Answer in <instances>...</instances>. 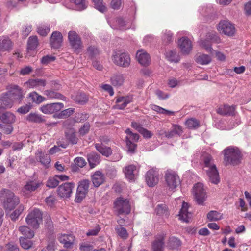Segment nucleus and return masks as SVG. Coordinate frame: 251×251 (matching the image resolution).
<instances>
[{
    "label": "nucleus",
    "instance_id": "f257e3e1",
    "mask_svg": "<svg viewBox=\"0 0 251 251\" xmlns=\"http://www.w3.org/2000/svg\"><path fill=\"white\" fill-rule=\"evenodd\" d=\"M202 160L203 170L208 177L209 181L213 184H218L220 181V177L212 157L210 154H206L203 156Z\"/></svg>",
    "mask_w": 251,
    "mask_h": 251
},
{
    "label": "nucleus",
    "instance_id": "f03ea898",
    "mask_svg": "<svg viewBox=\"0 0 251 251\" xmlns=\"http://www.w3.org/2000/svg\"><path fill=\"white\" fill-rule=\"evenodd\" d=\"M0 202L6 210L11 211L19 203L20 201L11 191L3 189L0 191Z\"/></svg>",
    "mask_w": 251,
    "mask_h": 251
},
{
    "label": "nucleus",
    "instance_id": "7ed1b4c3",
    "mask_svg": "<svg viewBox=\"0 0 251 251\" xmlns=\"http://www.w3.org/2000/svg\"><path fill=\"white\" fill-rule=\"evenodd\" d=\"M224 161L226 165H236L241 162V153L237 148L229 147L224 150Z\"/></svg>",
    "mask_w": 251,
    "mask_h": 251
},
{
    "label": "nucleus",
    "instance_id": "20e7f679",
    "mask_svg": "<svg viewBox=\"0 0 251 251\" xmlns=\"http://www.w3.org/2000/svg\"><path fill=\"white\" fill-rule=\"evenodd\" d=\"M165 183L168 190L175 191L181 183L179 176L174 171L168 170L164 175Z\"/></svg>",
    "mask_w": 251,
    "mask_h": 251
},
{
    "label": "nucleus",
    "instance_id": "39448f33",
    "mask_svg": "<svg viewBox=\"0 0 251 251\" xmlns=\"http://www.w3.org/2000/svg\"><path fill=\"white\" fill-rule=\"evenodd\" d=\"M111 59L115 65L120 67H128L130 64L129 55L120 50L114 51L113 52Z\"/></svg>",
    "mask_w": 251,
    "mask_h": 251
},
{
    "label": "nucleus",
    "instance_id": "423d86ee",
    "mask_svg": "<svg viewBox=\"0 0 251 251\" xmlns=\"http://www.w3.org/2000/svg\"><path fill=\"white\" fill-rule=\"evenodd\" d=\"M42 217L43 214L39 209H34L27 215L25 221L28 225L37 229L42 223Z\"/></svg>",
    "mask_w": 251,
    "mask_h": 251
},
{
    "label": "nucleus",
    "instance_id": "0eeeda50",
    "mask_svg": "<svg viewBox=\"0 0 251 251\" xmlns=\"http://www.w3.org/2000/svg\"><path fill=\"white\" fill-rule=\"evenodd\" d=\"M115 208L117 214H128L131 210L129 201L127 199L119 198L114 202Z\"/></svg>",
    "mask_w": 251,
    "mask_h": 251
},
{
    "label": "nucleus",
    "instance_id": "6e6552de",
    "mask_svg": "<svg viewBox=\"0 0 251 251\" xmlns=\"http://www.w3.org/2000/svg\"><path fill=\"white\" fill-rule=\"evenodd\" d=\"M68 39L72 48L75 51L79 53L83 48V44L80 36L74 31H70L68 33Z\"/></svg>",
    "mask_w": 251,
    "mask_h": 251
},
{
    "label": "nucleus",
    "instance_id": "1a4fd4ad",
    "mask_svg": "<svg viewBox=\"0 0 251 251\" xmlns=\"http://www.w3.org/2000/svg\"><path fill=\"white\" fill-rule=\"evenodd\" d=\"M193 193L197 203L202 205L206 198V194L203 185L201 183L196 184L193 187Z\"/></svg>",
    "mask_w": 251,
    "mask_h": 251
},
{
    "label": "nucleus",
    "instance_id": "9d476101",
    "mask_svg": "<svg viewBox=\"0 0 251 251\" xmlns=\"http://www.w3.org/2000/svg\"><path fill=\"white\" fill-rule=\"evenodd\" d=\"M217 29L220 32L228 36H233L235 33L234 26L228 21H220L218 25Z\"/></svg>",
    "mask_w": 251,
    "mask_h": 251
},
{
    "label": "nucleus",
    "instance_id": "9b49d317",
    "mask_svg": "<svg viewBox=\"0 0 251 251\" xmlns=\"http://www.w3.org/2000/svg\"><path fill=\"white\" fill-rule=\"evenodd\" d=\"M63 107L64 104L62 103L56 102L43 105L40 108V110L45 114H52L60 111Z\"/></svg>",
    "mask_w": 251,
    "mask_h": 251
},
{
    "label": "nucleus",
    "instance_id": "f8f14e48",
    "mask_svg": "<svg viewBox=\"0 0 251 251\" xmlns=\"http://www.w3.org/2000/svg\"><path fill=\"white\" fill-rule=\"evenodd\" d=\"M159 173L156 168L149 170L146 173L145 179L149 187H153L159 181Z\"/></svg>",
    "mask_w": 251,
    "mask_h": 251
},
{
    "label": "nucleus",
    "instance_id": "ddd939ff",
    "mask_svg": "<svg viewBox=\"0 0 251 251\" xmlns=\"http://www.w3.org/2000/svg\"><path fill=\"white\" fill-rule=\"evenodd\" d=\"M74 187L75 184L73 183H64L58 187L57 194L61 198H69L70 197Z\"/></svg>",
    "mask_w": 251,
    "mask_h": 251
},
{
    "label": "nucleus",
    "instance_id": "4468645a",
    "mask_svg": "<svg viewBox=\"0 0 251 251\" xmlns=\"http://www.w3.org/2000/svg\"><path fill=\"white\" fill-rule=\"evenodd\" d=\"M46 84V80L41 78L31 79L25 83L27 87L30 88H35L38 90H43Z\"/></svg>",
    "mask_w": 251,
    "mask_h": 251
},
{
    "label": "nucleus",
    "instance_id": "2eb2a0df",
    "mask_svg": "<svg viewBox=\"0 0 251 251\" xmlns=\"http://www.w3.org/2000/svg\"><path fill=\"white\" fill-rule=\"evenodd\" d=\"M178 46L183 54H189L192 49V42L186 37H183L179 40Z\"/></svg>",
    "mask_w": 251,
    "mask_h": 251
},
{
    "label": "nucleus",
    "instance_id": "dca6fc26",
    "mask_svg": "<svg viewBox=\"0 0 251 251\" xmlns=\"http://www.w3.org/2000/svg\"><path fill=\"white\" fill-rule=\"evenodd\" d=\"M236 106L227 104L221 105L216 110L218 114L222 116H233L235 114Z\"/></svg>",
    "mask_w": 251,
    "mask_h": 251
},
{
    "label": "nucleus",
    "instance_id": "f3484780",
    "mask_svg": "<svg viewBox=\"0 0 251 251\" xmlns=\"http://www.w3.org/2000/svg\"><path fill=\"white\" fill-rule=\"evenodd\" d=\"M62 43V36L60 32L54 31L52 33L50 39V44L52 48L58 49Z\"/></svg>",
    "mask_w": 251,
    "mask_h": 251
},
{
    "label": "nucleus",
    "instance_id": "a211bd4d",
    "mask_svg": "<svg viewBox=\"0 0 251 251\" xmlns=\"http://www.w3.org/2000/svg\"><path fill=\"white\" fill-rule=\"evenodd\" d=\"M8 95L11 99L16 100H20L24 97L22 89L17 85L11 87Z\"/></svg>",
    "mask_w": 251,
    "mask_h": 251
},
{
    "label": "nucleus",
    "instance_id": "6ab92c4d",
    "mask_svg": "<svg viewBox=\"0 0 251 251\" xmlns=\"http://www.w3.org/2000/svg\"><path fill=\"white\" fill-rule=\"evenodd\" d=\"M137 171V168L135 165H129L124 169L125 176L129 181L134 180Z\"/></svg>",
    "mask_w": 251,
    "mask_h": 251
},
{
    "label": "nucleus",
    "instance_id": "aec40b11",
    "mask_svg": "<svg viewBox=\"0 0 251 251\" xmlns=\"http://www.w3.org/2000/svg\"><path fill=\"white\" fill-rule=\"evenodd\" d=\"M40 186V183L35 181H29L22 188V191L24 195L30 194L34 191Z\"/></svg>",
    "mask_w": 251,
    "mask_h": 251
},
{
    "label": "nucleus",
    "instance_id": "412c9836",
    "mask_svg": "<svg viewBox=\"0 0 251 251\" xmlns=\"http://www.w3.org/2000/svg\"><path fill=\"white\" fill-rule=\"evenodd\" d=\"M136 57L141 65L147 66L150 63L149 54L143 50H139L136 53Z\"/></svg>",
    "mask_w": 251,
    "mask_h": 251
},
{
    "label": "nucleus",
    "instance_id": "4be33fe9",
    "mask_svg": "<svg viewBox=\"0 0 251 251\" xmlns=\"http://www.w3.org/2000/svg\"><path fill=\"white\" fill-rule=\"evenodd\" d=\"M58 239L59 242L64 244L66 248H69L73 244L75 237L71 234H61L58 235Z\"/></svg>",
    "mask_w": 251,
    "mask_h": 251
},
{
    "label": "nucleus",
    "instance_id": "5701e85b",
    "mask_svg": "<svg viewBox=\"0 0 251 251\" xmlns=\"http://www.w3.org/2000/svg\"><path fill=\"white\" fill-rule=\"evenodd\" d=\"M37 160L39 161L46 167H48V165L50 162V158L49 154L43 152L42 150L38 149L35 154Z\"/></svg>",
    "mask_w": 251,
    "mask_h": 251
},
{
    "label": "nucleus",
    "instance_id": "b1692460",
    "mask_svg": "<svg viewBox=\"0 0 251 251\" xmlns=\"http://www.w3.org/2000/svg\"><path fill=\"white\" fill-rule=\"evenodd\" d=\"M113 29L124 30L127 29V22L122 17H117L113 20L112 23L110 25Z\"/></svg>",
    "mask_w": 251,
    "mask_h": 251
},
{
    "label": "nucleus",
    "instance_id": "393cba45",
    "mask_svg": "<svg viewBox=\"0 0 251 251\" xmlns=\"http://www.w3.org/2000/svg\"><path fill=\"white\" fill-rule=\"evenodd\" d=\"M183 131L181 126L178 125H173L172 129L167 132H165V136L168 138L173 137L175 135H181Z\"/></svg>",
    "mask_w": 251,
    "mask_h": 251
},
{
    "label": "nucleus",
    "instance_id": "a878e982",
    "mask_svg": "<svg viewBox=\"0 0 251 251\" xmlns=\"http://www.w3.org/2000/svg\"><path fill=\"white\" fill-rule=\"evenodd\" d=\"M188 204L185 202H183L178 215L179 216V219L185 222H188L189 219L191 218V214L188 212Z\"/></svg>",
    "mask_w": 251,
    "mask_h": 251
},
{
    "label": "nucleus",
    "instance_id": "bb28decb",
    "mask_svg": "<svg viewBox=\"0 0 251 251\" xmlns=\"http://www.w3.org/2000/svg\"><path fill=\"white\" fill-rule=\"evenodd\" d=\"M130 102L131 100L129 97H119L116 100V104L113 107L118 109H124Z\"/></svg>",
    "mask_w": 251,
    "mask_h": 251
},
{
    "label": "nucleus",
    "instance_id": "cd10ccee",
    "mask_svg": "<svg viewBox=\"0 0 251 251\" xmlns=\"http://www.w3.org/2000/svg\"><path fill=\"white\" fill-rule=\"evenodd\" d=\"M92 181L94 185L98 187L103 183L104 181V175L101 172L96 171L92 176Z\"/></svg>",
    "mask_w": 251,
    "mask_h": 251
},
{
    "label": "nucleus",
    "instance_id": "c85d7f7f",
    "mask_svg": "<svg viewBox=\"0 0 251 251\" xmlns=\"http://www.w3.org/2000/svg\"><path fill=\"white\" fill-rule=\"evenodd\" d=\"M72 98L75 101L81 105L86 103L88 100L87 96L81 92H78L72 95Z\"/></svg>",
    "mask_w": 251,
    "mask_h": 251
},
{
    "label": "nucleus",
    "instance_id": "c756f323",
    "mask_svg": "<svg viewBox=\"0 0 251 251\" xmlns=\"http://www.w3.org/2000/svg\"><path fill=\"white\" fill-rule=\"evenodd\" d=\"M95 147L103 156L108 157L112 154L111 149L109 147L104 146L102 144L96 143L95 144Z\"/></svg>",
    "mask_w": 251,
    "mask_h": 251
},
{
    "label": "nucleus",
    "instance_id": "7c9ffc66",
    "mask_svg": "<svg viewBox=\"0 0 251 251\" xmlns=\"http://www.w3.org/2000/svg\"><path fill=\"white\" fill-rule=\"evenodd\" d=\"M12 48V42L8 37H4L0 39V51H9Z\"/></svg>",
    "mask_w": 251,
    "mask_h": 251
},
{
    "label": "nucleus",
    "instance_id": "2f4dec72",
    "mask_svg": "<svg viewBox=\"0 0 251 251\" xmlns=\"http://www.w3.org/2000/svg\"><path fill=\"white\" fill-rule=\"evenodd\" d=\"M43 94L47 97L48 99H60L63 100L64 97L60 93L52 89L46 90L43 92Z\"/></svg>",
    "mask_w": 251,
    "mask_h": 251
},
{
    "label": "nucleus",
    "instance_id": "473e14b6",
    "mask_svg": "<svg viewBox=\"0 0 251 251\" xmlns=\"http://www.w3.org/2000/svg\"><path fill=\"white\" fill-rule=\"evenodd\" d=\"M26 119L28 122L31 123H41L45 121L41 115L36 113H30L26 116Z\"/></svg>",
    "mask_w": 251,
    "mask_h": 251
},
{
    "label": "nucleus",
    "instance_id": "72a5a7b5",
    "mask_svg": "<svg viewBox=\"0 0 251 251\" xmlns=\"http://www.w3.org/2000/svg\"><path fill=\"white\" fill-rule=\"evenodd\" d=\"M87 159L91 168H94L100 161V156L95 152H92L87 156Z\"/></svg>",
    "mask_w": 251,
    "mask_h": 251
},
{
    "label": "nucleus",
    "instance_id": "f704fd0d",
    "mask_svg": "<svg viewBox=\"0 0 251 251\" xmlns=\"http://www.w3.org/2000/svg\"><path fill=\"white\" fill-rule=\"evenodd\" d=\"M0 119L4 123L12 124L15 122L16 117L13 113L6 112L0 116Z\"/></svg>",
    "mask_w": 251,
    "mask_h": 251
},
{
    "label": "nucleus",
    "instance_id": "c9c22d12",
    "mask_svg": "<svg viewBox=\"0 0 251 251\" xmlns=\"http://www.w3.org/2000/svg\"><path fill=\"white\" fill-rule=\"evenodd\" d=\"M125 80V77L123 74H116L111 77V84L114 86L122 85Z\"/></svg>",
    "mask_w": 251,
    "mask_h": 251
},
{
    "label": "nucleus",
    "instance_id": "e433bc0d",
    "mask_svg": "<svg viewBox=\"0 0 251 251\" xmlns=\"http://www.w3.org/2000/svg\"><path fill=\"white\" fill-rule=\"evenodd\" d=\"M163 240L164 238L162 236L155 239L152 245V248L153 251H163Z\"/></svg>",
    "mask_w": 251,
    "mask_h": 251
},
{
    "label": "nucleus",
    "instance_id": "4c0bfd02",
    "mask_svg": "<svg viewBox=\"0 0 251 251\" xmlns=\"http://www.w3.org/2000/svg\"><path fill=\"white\" fill-rule=\"evenodd\" d=\"M19 231L21 233L27 238H32L34 236V232L27 226H24L19 227Z\"/></svg>",
    "mask_w": 251,
    "mask_h": 251
},
{
    "label": "nucleus",
    "instance_id": "58836bf2",
    "mask_svg": "<svg viewBox=\"0 0 251 251\" xmlns=\"http://www.w3.org/2000/svg\"><path fill=\"white\" fill-rule=\"evenodd\" d=\"M29 98L31 99L32 101L37 104L46 101V98L44 97L39 95L36 92H32L29 94Z\"/></svg>",
    "mask_w": 251,
    "mask_h": 251
},
{
    "label": "nucleus",
    "instance_id": "ea45409f",
    "mask_svg": "<svg viewBox=\"0 0 251 251\" xmlns=\"http://www.w3.org/2000/svg\"><path fill=\"white\" fill-rule=\"evenodd\" d=\"M5 97H3L1 99H0V109H5L10 108L12 106V102L11 100L9 99L8 94L5 95Z\"/></svg>",
    "mask_w": 251,
    "mask_h": 251
},
{
    "label": "nucleus",
    "instance_id": "a19ab883",
    "mask_svg": "<svg viewBox=\"0 0 251 251\" xmlns=\"http://www.w3.org/2000/svg\"><path fill=\"white\" fill-rule=\"evenodd\" d=\"M211 61V57L206 54L198 55L196 57V61L201 65H207Z\"/></svg>",
    "mask_w": 251,
    "mask_h": 251
},
{
    "label": "nucleus",
    "instance_id": "79ce46f5",
    "mask_svg": "<svg viewBox=\"0 0 251 251\" xmlns=\"http://www.w3.org/2000/svg\"><path fill=\"white\" fill-rule=\"evenodd\" d=\"M162 40L165 45L172 43L173 41V33L170 30H166L163 31Z\"/></svg>",
    "mask_w": 251,
    "mask_h": 251
},
{
    "label": "nucleus",
    "instance_id": "37998d69",
    "mask_svg": "<svg viewBox=\"0 0 251 251\" xmlns=\"http://www.w3.org/2000/svg\"><path fill=\"white\" fill-rule=\"evenodd\" d=\"M38 45V40L37 36H30L28 40L27 49L28 50H34L36 49Z\"/></svg>",
    "mask_w": 251,
    "mask_h": 251
},
{
    "label": "nucleus",
    "instance_id": "c03bdc74",
    "mask_svg": "<svg viewBox=\"0 0 251 251\" xmlns=\"http://www.w3.org/2000/svg\"><path fill=\"white\" fill-rule=\"evenodd\" d=\"M66 137L67 139L72 144H76L77 143L78 138L76 137L74 129H71L66 132Z\"/></svg>",
    "mask_w": 251,
    "mask_h": 251
},
{
    "label": "nucleus",
    "instance_id": "a18cd8bd",
    "mask_svg": "<svg viewBox=\"0 0 251 251\" xmlns=\"http://www.w3.org/2000/svg\"><path fill=\"white\" fill-rule=\"evenodd\" d=\"M95 8L101 13L107 11V7L103 3L102 0H92Z\"/></svg>",
    "mask_w": 251,
    "mask_h": 251
},
{
    "label": "nucleus",
    "instance_id": "49530a36",
    "mask_svg": "<svg viewBox=\"0 0 251 251\" xmlns=\"http://www.w3.org/2000/svg\"><path fill=\"white\" fill-rule=\"evenodd\" d=\"M125 132L127 134L125 140L126 142L129 141H133V142H137L139 138V135L137 133H133L130 129H127Z\"/></svg>",
    "mask_w": 251,
    "mask_h": 251
},
{
    "label": "nucleus",
    "instance_id": "de8ad7c7",
    "mask_svg": "<svg viewBox=\"0 0 251 251\" xmlns=\"http://www.w3.org/2000/svg\"><path fill=\"white\" fill-rule=\"evenodd\" d=\"M208 219L210 221H216L222 219V215L216 211H211L207 215Z\"/></svg>",
    "mask_w": 251,
    "mask_h": 251
},
{
    "label": "nucleus",
    "instance_id": "09e8293b",
    "mask_svg": "<svg viewBox=\"0 0 251 251\" xmlns=\"http://www.w3.org/2000/svg\"><path fill=\"white\" fill-rule=\"evenodd\" d=\"M157 214L167 217L169 215L167 207L165 204H159L155 209Z\"/></svg>",
    "mask_w": 251,
    "mask_h": 251
},
{
    "label": "nucleus",
    "instance_id": "8fccbe9b",
    "mask_svg": "<svg viewBox=\"0 0 251 251\" xmlns=\"http://www.w3.org/2000/svg\"><path fill=\"white\" fill-rule=\"evenodd\" d=\"M167 59L171 62H178L179 57L175 51L170 50L166 54Z\"/></svg>",
    "mask_w": 251,
    "mask_h": 251
},
{
    "label": "nucleus",
    "instance_id": "3c124183",
    "mask_svg": "<svg viewBox=\"0 0 251 251\" xmlns=\"http://www.w3.org/2000/svg\"><path fill=\"white\" fill-rule=\"evenodd\" d=\"M185 125L187 127L190 129H195L198 128L200 126V123L199 121L195 118H191L188 119L185 122Z\"/></svg>",
    "mask_w": 251,
    "mask_h": 251
},
{
    "label": "nucleus",
    "instance_id": "603ef678",
    "mask_svg": "<svg viewBox=\"0 0 251 251\" xmlns=\"http://www.w3.org/2000/svg\"><path fill=\"white\" fill-rule=\"evenodd\" d=\"M87 192L85 190L79 189V188L77 187L76 197L75 198V201L77 203H80L85 197Z\"/></svg>",
    "mask_w": 251,
    "mask_h": 251
},
{
    "label": "nucleus",
    "instance_id": "864d4df0",
    "mask_svg": "<svg viewBox=\"0 0 251 251\" xmlns=\"http://www.w3.org/2000/svg\"><path fill=\"white\" fill-rule=\"evenodd\" d=\"M26 237H20V242L22 247L25 249H28L32 246L31 241Z\"/></svg>",
    "mask_w": 251,
    "mask_h": 251
},
{
    "label": "nucleus",
    "instance_id": "5fc2aeb1",
    "mask_svg": "<svg viewBox=\"0 0 251 251\" xmlns=\"http://www.w3.org/2000/svg\"><path fill=\"white\" fill-rule=\"evenodd\" d=\"M181 245L180 240L175 237H172L169 239V245L173 249H177Z\"/></svg>",
    "mask_w": 251,
    "mask_h": 251
},
{
    "label": "nucleus",
    "instance_id": "6e6d98bb",
    "mask_svg": "<svg viewBox=\"0 0 251 251\" xmlns=\"http://www.w3.org/2000/svg\"><path fill=\"white\" fill-rule=\"evenodd\" d=\"M50 28L47 25L43 24L39 25L37 27V32L38 34L43 36L47 35L48 33L50 31Z\"/></svg>",
    "mask_w": 251,
    "mask_h": 251
},
{
    "label": "nucleus",
    "instance_id": "4d7b16f0",
    "mask_svg": "<svg viewBox=\"0 0 251 251\" xmlns=\"http://www.w3.org/2000/svg\"><path fill=\"white\" fill-rule=\"evenodd\" d=\"M59 184V181L56 177L55 176L53 177H50L46 183V186L49 188H55Z\"/></svg>",
    "mask_w": 251,
    "mask_h": 251
},
{
    "label": "nucleus",
    "instance_id": "13d9d810",
    "mask_svg": "<svg viewBox=\"0 0 251 251\" xmlns=\"http://www.w3.org/2000/svg\"><path fill=\"white\" fill-rule=\"evenodd\" d=\"M74 112V108H68L64 110H62L61 112L59 113V114L57 116V117L59 118H66L69 116H70L71 115L73 114V113Z\"/></svg>",
    "mask_w": 251,
    "mask_h": 251
},
{
    "label": "nucleus",
    "instance_id": "bf43d9fd",
    "mask_svg": "<svg viewBox=\"0 0 251 251\" xmlns=\"http://www.w3.org/2000/svg\"><path fill=\"white\" fill-rule=\"evenodd\" d=\"M90 128V125L89 123H85L79 129L78 133L80 135L84 136L87 134Z\"/></svg>",
    "mask_w": 251,
    "mask_h": 251
},
{
    "label": "nucleus",
    "instance_id": "052dcab7",
    "mask_svg": "<svg viewBox=\"0 0 251 251\" xmlns=\"http://www.w3.org/2000/svg\"><path fill=\"white\" fill-rule=\"evenodd\" d=\"M90 185V181L88 179H84L79 182L78 187L79 189L85 190L88 192Z\"/></svg>",
    "mask_w": 251,
    "mask_h": 251
},
{
    "label": "nucleus",
    "instance_id": "680f3d73",
    "mask_svg": "<svg viewBox=\"0 0 251 251\" xmlns=\"http://www.w3.org/2000/svg\"><path fill=\"white\" fill-rule=\"evenodd\" d=\"M115 230L121 237L126 239L128 237V233L126 229L123 227H117L115 228Z\"/></svg>",
    "mask_w": 251,
    "mask_h": 251
},
{
    "label": "nucleus",
    "instance_id": "e2e57ef3",
    "mask_svg": "<svg viewBox=\"0 0 251 251\" xmlns=\"http://www.w3.org/2000/svg\"><path fill=\"white\" fill-rule=\"evenodd\" d=\"M24 210V206L20 205L18 208L13 211L10 215V218L12 220H15L21 214Z\"/></svg>",
    "mask_w": 251,
    "mask_h": 251
},
{
    "label": "nucleus",
    "instance_id": "0e129e2a",
    "mask_svg": "<svg viewBox=\"0 0 251 251\" xmlns=\"http://www.w3.org/2000/svg\"><path fill=\"white\" fill-rule=\"evenodd\" d=\"M200 45L204 48L207 51L209 52H212L213 50L211 47V43L208 40H205L201 41Z\"/></svg>",
    "mask_w": 251,
    "mask_h": 251
},
{
    "label": "nucleus",
    "instance_id": "69168bd1",
    "mask_svg": "<svg viewBox=\"0 0 251 251\" xmlns=\"http://www.w3.org/2000/svg\"><path fill=\"white\" fill-rule=\"evenodd\" d=\"M55 59V57L52 55H46L43 56L41 59V63L43 64L47 65L53 61Z\"/></svg>",
    "mask_w": 251,
    "mask_h": 251
},
{
    "label": "nucleus",
    "instance_id": "338daca9",
    "mask_svg": "<svg viewBox=\"0 0 251 251\" xmlns=\"http://www.w3.org/2000/svg\"><path fill=\"white\" fill-rule=\"evenodd\" d=\"M207 39H210L212 42L218 43L220 42V38L216 34L215 32H211L208 33L207 35Z\"/></svg>",
    "mask_w": 251,
    "mask_h": 251
},
{
    "label": "nucleus",
    "instance_id": "774afa93",
    "mask_svg": "<svg viewBox=\"0 0 251 251\" xmlns=\"http://www.w3.org/2000/svg\"><path fill=\"white\" fill-rule=\"evenodd\" d=\"M74 162L75 164L79 167L82 168L86 164L85 160L81 157H78L75 159Z\"/></svg>",
    "mask_w": 251,
    "mask_h": 251
}]
</instances>
